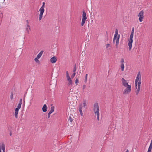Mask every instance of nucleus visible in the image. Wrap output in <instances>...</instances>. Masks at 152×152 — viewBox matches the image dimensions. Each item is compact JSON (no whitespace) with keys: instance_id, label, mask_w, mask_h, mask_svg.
I'll use <instances>...</instances> for the list:
<instances>
[{"instance_id":"obj_1","label":"nucleus","mask_w":152,"mask_h":152,"mask_svg":"<svg viewBox=\"0 0 152 152\" xmlns=\"http://www.w3.org/2000/svg\"><path fill=\"white\" fill-rule=\"evenodd\" d=\"M121 81L123 86L126 88L124 91L123 94H129L131 90V85L128 84L127 81L124 78H122Z\"/></svg>"},{"instance_id":"obj_2","label":"nucleus","mask_w":152,"mask_h":152,"mask_svg":"<svg viewBox=\"0 0 152 152\" xmlns=\"http://www.w3.org/2000/svg\"><path fill=\"white\" fill-rule=\"evenodd\" d=\"M93 111L95 116H97V119L99 120V104L97 103H95L94 104Z\"/></svg>"},{"instance_id":"obj_3","label":"nucleus","mask_w":152,"mask_h":152,"mask_svg":"<svg viewBox=\"0 0 152 152\" xmlns=\"http://www.w3.org/2000/svg\"><path fill=\"white\" fill-rule=\"evenodd\" d=\"M120 37V34H118V30L117 29H116L115 30V34H114L113 39V42H116L115 46L117 48L118 46Z\"/></svg>"},{"instance_id":"obj_4","label":"nucleus","mask_w":152,"mask_h":152,"mask_svg":"<svg viewBox=\"0 0 152 152\" xmlns=\"http://www.w3.org/2000/svg\"><path fill=\"white\" fill-rule=\"evenodd\" d=\"M45 3L43 2L42 3V5L41 7L40 8L39 10V11L40 12V13L39 15V20H41L42 18V16L43 14L45 11L44 7H45Z\"/></svg>"},{"instance_id":"obj_5","label":"nucleus","mask_w":152,"mask_h":152,"mask_svg":"<svg viewBox=\"0 0 152 152\" xmlns=\"http://www.w3.org/2000/svg\"><path fill=\"white\" fill-rule=\"evenodd\" d=\"M134 34H131L130 36L129 39V42L128 45L129 46V49L130 50L132 49V43L133 42V38Z\"/></svg>"},{"instance_id":"obj_6","label":"nucleus","mask_w":152,"mask_h":152,"mask_svg":"<svg viewBox=\"0 0 152 152\" xmlns=\"http://www.w3.org/2000/svg\"><path fill=\"white\" fill-rule=\"evenodd\" d=\"M87 18L86 15V13L84 10H83L82 18L81 25L82 26H83Z\"/></svg>"},{"instance_id":"obj_7","label":"nucleus","mask_w":152,"mask_h":152,"mask_svg":"<svg viewBox=\"0 0 152 152\" xmlns=\"http://www.w3.org/2000/svg\"><path fill=\"white\" fill-rule=\"evenodd\" d=\"M141 81V76L140 72H139L137 76L135 81V85L136 88H137V83L139 81Z\"/></svg>"},{"instance_id":"obj_8","label":"nucleus","mask_w":152,"mask_h":152,"mask_svg":"<svg viewBox=\"0 0 152 152\" xmlns=\"http://www.w3.org/2000/svg\"><path fill=\"white\" fill-rule=\"evenodd\" d=\"M143 14L144 12L142 10L140 11L139 13L138 16L139 17V21L140 22L142 21V19L144 18Z\"/></svg>"},{"instance_id":"obj_9","label":"nucleus","mask_w":152,"mask_h":152,"mask_svg":"<svg viewBox=\"0 0 152 152\" xmlns=\"http://www.w3.org/2000/svg\"><path fill=\"white\" fill-rule=\"evenodd\" d=\"M84 109V108H83V106L82 104H80L79 105V110L80 112V115L82 116H83V114L82 111V109Z\"/></svg>"},{"instance_id":"obj_10","label":"nucleus","mask_w":152,"mask_h":152,"mask_svg":"<svg viewBox=\"0 0 152 152\" xmlns=\"http://www.w3.org/2000/svg\"><path fill=\"white\" fill-rule=\"evenodd\" d=\"M54 107L53 106L51 107L50 108V111L48 114V118H49L50 114L54 111Z\"/></svg>"},{"instance_id":"obj_11","label":"nucleus","mask_w":152,"mask_h":152,"mask_svg":"<svg viewBox=\"0 0 152 152\" xmlns=\"http://www.w3.org/2000/svg\"><path fill=\"white\" fill-rule=\"evenodd\" d=\"M67 78V80L68 81V85H72V81L71 80L70 77H66Z\"/></svg>"},{"instance_id":"obj_12","label":"nucleus","mask_w":152,"mask_h":152,"mask_svg":"<svg viewBox=\"0 0 152 152\" xmlns=\"http://www.w3.org/2000/svg\"><path fill=\"white\" fill-rule=\"evenodd\" d=\"M57 59L55 56H54L51 58L50 59V61L53 63H55Z\"/></svg>"},{"instance_id":"obj_13","label":"nucleus","mask_w":152,"mask_h":152,"mask_svg":"<svg viewBox=\"0 0 152 152\" xmlns=\"http://www.w3.org/2000/svg\"><path fill=\"white\" fill-rule=\"evenodd\" d=\"M83 103L82 104L83 106V108L84 109H86V107L87 106V101L86 100L83 99Z\"/></svg>"},{"instance_id":"obj_14","label":"nucleus","mask_w":152,"mask_h":152,"mask_svg":"<svg viewBox=\"0 0 152 152\" xmlns=\"http://www.w3.org/2000/svg\"><path fill=\"white\" fill-rule=\"evenodd\" d=\"M26 30L27 31V32L28 34L29 33V30H31L30 26L28 25V24H27L26 25Z\"/></svg>"},{"instance_id":"obj_15","label":"nucleus","mask_w":152,"mask_h":152,"mask_svg":"<svg viewBox=\"0 0 152 152\" xmlns=\"http://www.w3.org/2000/svg\"><path fill=\"white\" fill-rule=\"evenodd\" d=\"M19 110L17 109H15V116L16 118H17L18 117V113Z\"/></svg>"},{"instance_id":"obj_16","label":"nucleus","mask_w":152,"mask_h":152,"mask_svg":"<svg viewBox=\"0 0 152 152\" xmlns=\"http://www.w3.org/2000/svg\"><path fill=\"white\" fill-rule=\"evenodd\" d=\"M47 107L46 105V104H44L42 108L43 111L44 112H46L47 111Z\"/></svg>"},{"instance_id":"obj_17","label":"nucleus","mask_w":152,"mask_h":152,"mask_svg":"<svg viewBox=\"0 0 152 152\" xmlns=\"http://www.w3.org/2000/svg\"><path fill=\"white\" fill-rule=\"evenodd\" d=\"M43 53V51H40L39 53L37 55V57L38 59L40 58L42 55Z\"/></svg>"},{"instance_id":"obj_18","label":"nucleus","mask_w":152,"mask_h":152,"mask_svg":"<svg viewBox=\"0 0 152 152\" xmlns=\"http://www.w3.org/2000/svg\"><path fill=\"white\" fill-rule=\"evenodd\" d=\"M1 149L2 150L3 152H5V145L4 144H2L1 146Z\"/></svg>"},{"instance_id":"obj_19","label":"nucleus","mask_w":152,"mask_h":152,"mask_svg":"<svg viewBox=\"0 0 152 152\" xmlns=\"http://www.w3.org/2000/svg\"><path fill=\"white\" fill-rule=\"evenodd\" d=\"M136 89H137L136 92V95H137L140 92V88L137 87V88H136Z\"/></svg>"},{"instance_id":"obj_20","label":"nucleus","mask_w":152,"mask_h":152,"mask_svg":"<svg viewBox=\"0 0 152 152\" xmlns=\"http://www.w3.org/2000/svg\"><path fill=\"white\" fill-rule=\"evenodd\" d=\"M121 71H124V64H121Z\"/></svg>"},{"instance_id":"obj_21","label":"nucleus","mask_w":152,"mask_h":152,"mask_svg":"<svg viewBox=\"0 0 152 152\" xmlns=\"http://www.w3.org/2000/svg\"><path fill=\"white\" fill-rule=\"evenodd\" d=\"M141 83V81H139L137 83V88H140V85Z\"/></svg>"},{"instance_id":"obj_22","label":"nucleus","mask_w":152,"mask_h":152,"mask_svg":"<svg viewBox=\"0 0 152 152\" xmlns=\"http://www.w3.org/2000/svg\"><path fill=\"white\" fill-rule=\"evenodd\" d=\"M77 70V67H76V64H75L74 68L73 69V72H75Z\"/></svg>"},{"instance_id":"obj_23","label":"nucleus","mask_w":152,"mask_h":152,"mask_svg":"<svg viewBox=\"0 0 152 152\" xmlns=\"http://www.w3.org/2000/svg\"><path fill=\"white\" fill-rule=\"evenodd\" d=\"M152 149V145H150L148 149V150L149 151H151V150Z\"/></svg>"},{"instance_id":"obj_24","label":"nucleus","mask_w":152,"mask_h":152,"mask_svg":"<svg viewBox=\"0 0 152 152\" xmlns=\"http://www.w3.org/2000/svg\"><path fill=\"white\" fill-rule=\"evenodd\" d=\"M152 149V145H150L148 149V150L149 151H151V150Z\"/></svg>"},{"instance_id":"obj_25","label":"nucleus","mask_w":152,"mask_h":152,"mask_svg":"<svg viewBox=\"0 0 152 152\" xmlns=\"http://www.w3.org/2000/svg\"><path fill=\"white\" fill-rule=\"evenodd\" d=\"M87 77H88V74H86V75L85 78L84 80V82L85 83H86L87 80Z\"/></svg>"},{"instance_id":"obj_26","label":"nucleus","mask_w":152,"mask_h":152,"mask_svg":"<svg viewBox=\"0 0 152 152\" xmlns=\"http://www.w3.org/2000/svg\"><path fill=\"white\" fill-rule=\"evenodd\" d=\"M39 59L37 57H36L34 58V61L37 63H39V61L38 60Z\"/></svg>"},{"instance_id":"obj_27","label":"nucleus","mask_w":152,"mask_h":152,"mask_svg":"<svg viewBox=\"0 0 152 152\" xmlns=\"http://www.w3.org/2000/svg\"><path fill=\"white\" fill-rule=\"evenodd\" d=\"M21 105L20 104H18L17 106V107L16 108V109H17L19 110L21 108Z\"/></svg>"},{"instance_id":"obj_28","label":"nucleus","mask_w":152,"mask_h":152,"mask_svg":"<svg viewBox=\"0 0 152 152\" xmlns=\"http://www.w3.org/2000/svg\"><path fill=\"white\" fill-rule=\"evenodd\" d=\"M22 103V99L21 98L20 99L19 102V103H18V104L21 105Z\"/></svg>"},{"instance_id":"obj_29","label":"nucleus","mask_w":152,"mask_h":152,"mask_svg":"<svg viewBox=\"0 0 152 152\" xmlns=\"http://www.w3.org/2000/svg\"><path fill=\"white\" fill-rule=\"evenodd\" d=\"M134 27H133L132 28V30L131 31V34H134Z\"/></svg>"},{"instance_id":"obj_30","label":"nucleus","mask_w":152,"mask_h":152,"mask_svg":"<svg viewBox=\"0 0 152 152\" xmlns=\"http://www.w3.org/2000/svg\"><path fill=\"white\" fill-rule=\"evenodd\" d=\"M75 74H76L74 72L73 73V74L71 76V77L72 78H74V77L75 76Z\"/></svg>"},{"instance_id":"obj_31","label":"nucleus","mask_w":152,"mask_h":152,"mask_svg":"<svg viewBox=\"0 0 152 152\" xmlns=\"http://www.w3.org/2000/svg\"><path fill=\"white\" fill-rule=\"evenodd\" d=\"M13 94L12 93H11V94L10 95V99L11 100L13 99Z\"/></svg>"},{"instance_id":"obj_32","label":"nucleus","mask_w":152,"mask_h":152,"mask_svg":"<svg viewBox=\"0 0 152 152\" xmlns=\"http://www.w3.org/2000/svg\"><path fill=\"white\" fill-rule=\"evenodd\" d=\"M66 77H70L68 73V72L67 71L66 72Z\"/></svg>"},{"instance_id":"obj_33","label":"nucleus","mask_w":152,"mask_h":152,"mask_svg":"<svg viewBox=\"0 0 152 152\" xmlns=\"http://www.w3.org/2000/svg\"><path fill=\"white\" fill-rule=\"evenodd\" d=\"M124 59L123 58H122L121 59V64H124Z\"/></svg>"},{"instance_id":"obj_34","label":"nucleus","mask_w":152,"mask_h":152,"mask_svg":"<svg viewBox=\"0 0 152 152\" xmlns=\"http://www.w3.org/2000/svg\"><path fill=\"white\" fill-rule=\"evenodd\" d=\"M110 45V44H107L106 45V48H108V47Z\"/></svg>"},{"instance_id":"obj_35","label":"nucleus","mask_w":152,"mask_h":152,"mask_svg":"<svg viewBox=\"0 0 152 152\" xmlns=\"http://www.w3.org/2000/svg\"><path fill=\"white\" fill-rule=\"evenodd\" d=\"M78 80L77 79H76L75 80V83L77 84L78 83Z\"/></svg>"},{"instance_id":"obj_36","label":"nucleus","mask_w":152,"mask_h":152,"mask_svg":"<svg viewBox=\"0 0 152 152\" xmlns=\"http://www.w3.org/2000/svg\"><path fill=\"white\" fill-rule=\"evenodd\" d=\"M69 120L71 122L72 121V119L71 117H70Z\"/></svg>"},{"instance_id":"obj_37","label":"nucleus","mask_w":152,"mask_h":152,"mask_svg":"<svg viewBox=\"0 0 152 152\" xmlns=\"http://www.w3.org/2000/svg\"><path fill=\"white\" fill-rule=\"evenodd\" d=\"M86 86L85 85H83V89L84 90L86 88Z\"/></svg>"},{"instance_id":"obj_38","label":"nucleus","mask_w":152,"mask_h":152,"mask_svg":"<svg viewBox=\"0 0 152 152\" xmlns=\"http://www.w3.org/2000/svg\"><path fill=\"white\" fill-rule=\"evenodd\" d=\"M23 104H24V105L25 103V99L24 98V99H23Z\"/></svg>"},{"instance_id":"obj_39","label":"nucleus","mask_w":152,"mask_h":152,"mask_svg":"<svg viewBox=\"0 0 152 152\" xmlns=\"http://www.w3.org/2000/svg\"><path fill=\"white\" fill-rule=\"evenodd\" d=\"M150 145H152V140L151 141V143Z\"/></svg>"},{"instance_id":"obj_40","label":"nucleus","mask_w":152,"mask_h":152,"mask_svg":"<svg viewBox=\"0 0 152 152\" xmlns=\"http://www.w3.org/2000/svg\"><path fill=\"white\" fill-rule=\"evenodd\" d=\"M12 132H10V136H11L12 135Z\"/></svg>"},{"instance_id":"obj_41","label":"nucleus","mask_w":152,"mask_h":152,"mask_svg":"<svg viewBox=\"0 0 152 152\" xmlns=\"http://www.w3.org/2000/svg\"><path fill=\"white\" fill-rule=\"evenodd\" d=\"M0 152H1V147H0Z\"/></svg>"},{"instance_id":"obj_42","label":"nucleus","mask_w":152,"mask_h":152,"mask_svg":"<svg viewBox=\"0 0 152 152\" xmlns=\"http://www.w3.org/2000/svg\"><path fill=\"white\" fill-rule=\"evenodd\" d=\"M26 22L27 23V24H28V20H26Z\"/></svg>"},{"instance_id":"obj_43","label":"nucleus","mask_w":152,"mask_h":152,"mask_svg":"<svg viewBox=\"0 0 152 152\" xmlns=\"http://www.w3.org/2000/svg\"><path fill=\"white\" fill-rule=\"evenodd\" d=\"M125 152H129L128 150H127Z\"/></svg>"},{"instance_id":"obj_44","label":"nucleus","mask_w":152,"mask_h":152,"mask_svg":"<svg viewBox=\"0 0 152 152\" xmlns=\"http://www.w3.org/2000/svg\"><path fill=\"white\" fill-rule=\"evenodd\" d=\"M150 152V151H149H149H148V152Z\"/></svg>"}]
</instances>
